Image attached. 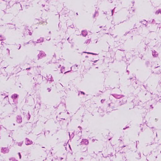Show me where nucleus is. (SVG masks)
Here are the masks:
<instances>
[{
    "instance_id": "f257e3e1",
    "label": "nucleus",
    "mask_w": 161,
    "mask_h": 161,
    "mask_svg": "<svg viewBox=\"0 0 161 161\" xmlns=\"http://www.w3.org/2000/svg\"><path fill=\"white\" fill-rule=\"evenodd\" d=\"M46 55V54L44 52L42 51H40L37 55L38 58V59L42 58L45 57Z\"/></svg>"
},
{
    "instance_id": "f03ea898",
    "label": "nucleus",
    "mask_w": 161,
    "mask_h": 161,
    "mask_svg": "<svg viewBox=\"0 0 161 161\" xmlns=\"http://www.w3.org/2000/svg\"><path fill=\"white\" fill-rule=\"evenodd\" d=\"M9 149L7 147H3L1 150V152L3 153H8L9 152Z\"/></svg>"
},
{
    "instance_id": "7ed1b4c3",
    "label": "nucleus",
    "mask_w": 161,
    "mask_h": 161,
    "mask_svg": "<svg viewBox=\"0 0 161 161\" xmlns=\"http://www.w3.org/2000/svg\"><path fill=\"white\" fill-rule=\"evenodd\" d=\"M126 102V100L125 98H124L122 99H121L119 103V104L120 105L125 103Z\"/></svg>"
},
{
    "instance_id": "20e7f679",
    "label": "nucleus",
    "mask_w": 161,
    "mask_h": 161,
    "mask_svg": "<svg viewBox=\"0 0 161 161\" xmlns=\"http://www.w3.org/2000/svg\"><path fill=\"white\" fill-rule=\"evenodd\" d=\"M25 144L26 145H31L32 143V141L30 140L28 138H26Z\"/></svg>"
},
{
    "instance_id": "39448f33",
    "label": "nucleus",
    "mask_w": 161,
    "mask_h": 161,
    "mask_svg": "<svg viewBox=\"0 0 161 161\" xmlns=\"http://www.w3.org/2000/svg\"><path fill=\"white\" fill-rule=\"evenodd\" d=\"M22 121V118L20 116H18L17 117V122L18 123H20Z\"/></svg>"
},
{
    "instance_id": "423d86ee",
    "label": "nucleus",
    "mask_w": 161,
    "mask_h": 161,
    "mask_svg": "<svg viewBox=\"0 0 161 161\" xmlns=\"http://www.w3.org/2000/svg\"><path fill=\"white\" fill-rule=\"evenodd\" d=\"M47 80L49 81H53V80L52 79V75L50 74H48L47 76Z\"/></svg>"
},
{
    "instance_id": "0eeeda50",
    "label": "nucleus",
    "mask_w": 161,
    "mask_h": 161,
    "mask_svg": "<svg viewBox=\"0 0 161 161\" xmlns=\"http://www.w3.org/2000/svg\"><path fill=\"white\" fill-rule=\"evenodd\" d=\"M152 54L154 57H157L158 56V53L154 50L152 51Z\"/></svg>"
},
{
    "instance_id": "6e6552de",
    "label": "nucleus",
    "mask_w": 161,
    "mask_h": 161,
    "mask_svg": "<svg viewBox=\"0 0 161 161\" xmlns=\"http://www.w3.org/2000/svg\"><path fill=\"white\" fill-rule=\"evenodd\" d=\"M88 141L86 139L83 140L82 142L81 143L83 144H85L86 145H87L88 144Z\"/></svg>"
},
{
    "instance_id": "1a4fd4ad",
    "label": "nucleus",
    "mask_w": 161,
    "mask_h": 161,
    "mask_svg": "<svg viewBox=\"0 0 161 161\" xmlns=\"http://www.w3.org/2000/svg\"><path fill=\"white\" fill-rule=\"evenodd\" d=\"M82 34L83 36H85L87 34V31H82Z\"/></svg>"
},
{
    "instance_id": "9d476101",
    "label": "nucleus",
    "mask_w": 161,
    "mask_h": 161,
    "mask_svg": "<svg viewBox=\"0 0 161 161\" xmlns=\"http://www.w3.org/2000/svg\"><path fill=\"white\" fill-rule=\"evenodd\" d=\"M17 97L18 95L17 94H14L11 96V98L12 99H15Z\"/></svg>"
},
{
    "instance_id": "9b49d317",
    "label": "nucleus",
    "mask_w": 161,
    "mask_h": 161,
    "mask_svg": "<svg viewBox=\"0 0 161 161\" xmlns=\"http://www.w3.org/2000/svg\"><path fill=\"white\" fill-rule=\"evenodd\" d=\"M43 38H41L37 40L36 43H40L41 42H43Z\"/></svg>"
},
{
    "instance_id": "f8f14e48",
    "label": "nucleus",
    "mask_w": 161,
    "mask_h": 161,
    "mask_svg": "<svg viewBox=\"0 0 161 161\" xmlns=\"http://www.w3.org/2000/svg\"><path fill=\"white\" fill-rule=\"evenodd\" d=\"M114 97L117 98H119L122 97V96L120 95H115Z\"/></svg>"
},
{
    "instance_id": "ddd939ff",
    "label": "nucleus",
    "mask_w": 161,
    "mask_h": 161,
    "mask_svg": "<svg viewBox=\"0 0 161 161\" xmlns=\"http://www.w3.org/2000/svg\"><path fill=\"white\" fill-rule=\"evenodd\" d=\"M159 13H160L161 14V9L158 10L155 12V14H158Z\"/></svg>"
},
{
    "instance_id": "4468645a",
    "label": "nucleus",
    "mask_w": 161,
    "mask_h": 161,
    "mask_svg": "<svg viewBox=\"0 0 161 161\" xmlns=\"http://www.w3.org/2000/svg\"><path fill=\"white\" fill-rule=\"evenodd\" d=\"M90 39H88L85 41V43L86 44L89 43L90 42Z\"/></svg>"
},
{
    "instance_id": "2eb2a0df",
    "label": "nucleus",
    "mask_w": 161,
    "mask_h": 161,
    "mask_svg": "<svg viewBox=\"0 0 161 161\" xmlns=\"http://www.w3.org/2000/svg\"><path fill=\"white\" fill-rule=\"evenodd\" d=\"M83 53H87V54H93V55H97V54L96 53H89V52H83Z\"/></svg>"
},
{
    "instance_id": "dca6fc26",
    "label": "nucleus",
    "mask_w": 161,
    "mask_h": 161,
    "mask_svg": "<svg viewBox=\"0 0 161 161\" xmlns=\"http://www.w3.org/2000/svg\"><path fill=\"white\" fill-rule=\"evenodd\" d=\"M23 142H19L18 143V146H21L22 145Z\"/></svg>"
},
{
    "instance_id": "f3484780",
    "label": "nucleus",
    "mask_w": 161,
    "mask_h": 161,
    "mask_svg": "<svg viewBox=\"0 0 161 161\" xmlns=\"http://www.w3.org/2000/svg\"><path fill=\"white\" fill-rule=\"evenodd\" d=\"M4 39V37H3L1 36H0V41L3 40Z\"/></svg>"
},
{
    "instance_id": "a211bd4d",
    "label": "nucleus",
    "mask_w": 161,
    "mask_h": 161,
    "mask_svg": "<svg viewBox=\"0 0 161 161\" xmlns=\"http://www.w3.org/2000/svg\"><path fill=\"white\" fill-rule=\"evenodd\" d=\"M104 100H103V99H102L101 100V102L102 103H103V102H104Z\"/></svg>"
},
{
    "instance_id": "6ab92c4d",
    "label": "nucleus",
    "mask_w": 161,
    "mask_h": 161,
    "mask_svg": "<svg viewBox=\"0 0 161 161\" xmlns=\"http://www.w3.org/2000/svg\"><path fill=\"white\" fill-rule=\"evenodd\" d=\"M47 90H48V92H50L51 91V89L49 88H48Z\"/></svg>"
},
{
    "instance_id": "aec40b11",
    "label": "nucleus",
    "mask_w": 161,
    "mask_h": 161,
    "mask_svg": "<svg viewBox=\"0 0 161 161\" xmlns=\"http://www.w3.org/2000/svg\"><path fill=\"white\" fill-rule=\"evenodd\" d=\"M18 154H19V158H21V155H20V153H18Z\"/></svg>"
},
{
    "instance_id": "412c9836",
    "label": "nucleus",
    "mask_w": 161,
    "mask_h": 161,
    "mask_svg": "<svg viewBox=\"0 0 161 161\" xmlns=\"http://www.w3.org/2000/svg\"><path fill=\"white\" fill-rule=\"evenodd\" d=\"M97 60H96V61H93V62H94V63H96V62H97Z\"/></svg>"
},
{
    "instance_id": "4be33fe9",
    "label": "nucleus",
    "mask_w": 161,
    "mask_h": 161,
    "mask_svg": "<svg viewBox=\"0 0 161 161\" xmlns=\"http://www.w3.org/2000/svg\"><path fill=\"white\" fill-rule=\"evenodd\" d=\"M4 42H1V44L2 45H3V44H4Z\"/></svg>"
},
{
    "instance_id": "5701e85b",
    "label": "nucleus",
    "mask_w": 161,
    "mask_h": 161,
    "mask_svg": "<svg viewBox=\"0 0 161 161\" xmlns=\"http://www.w3.org/2000/svg\"><path fill=\"white\" fill-rule=\"evenodd\" d=\"M70 71H67V72H65L64 73V74H65L66 73H67V72H69Z\"/></svg>"
},
{
    "instance_id": "b1692460",
    "label": "nucleus",
    "mask_w": 161,
    "mask_h": 161,
    "mask_svg": "<svg viewBox=\"0 0 161 161\" xmlns=\"http://www.w3.org/2000/svg\"><path fill=\"white\" fill-rule=\"evenodd\" d=\"M81 93H83V94H84V93L83 92H81Z\"/></svg>"
},
{
    "instance_id": "393cba45",
    "label": "nucleus",
    "mask_w": 161,
    "mask_h": 161,
    "mask_svg": "<svg viewBox=\"0 0 161 161\" xmlns=\"http://www.w3.org/2000/svg\"><path fill=\"white\" fill-rule=\"evenodd\" d=\"M67 40L69 41V38H68L67 39Z\"/></svg>"
},
{
    "instance_id": "a878e982",
    "label": "nucleus",
    "mask_w": 161,
    "mask_h": 161,
    "mask_svg": "<svg viewBox=\"0 0 161 161\" xmlns=\"http://www.w3.org/2000/svg\"><path fill=\"white\" fill-rule=\"evenodd\" d=\"M29 34L30 35H31V32L29 33Z\"/></svg>"
},
{
    "instance_id": "bb28decb",
    "label": "nucleus",
    "mask_w": 161,
    "mask_h": 161,
    "mask_svg": "<svg viewBox=\"0 0 161 161\" xmlns=\"http://www.w3.org/2000/svg\"><path fill=\"white\" fill-rule=\"evenodd\" d=\"M7 97H8V96L5 97L4 98H6Z\"/></svg>"
},
{
    "instance_id": "cd10ccee",
    "label": "nucleus",
    "mask_w": 161,
    "mask_h": 161,
    "mask_svg": "<svg viewBox=\"0 0 161 161\" xmlns=\"http://www.w3.org/2000/svg\"><path fill=\"white\" fill-rule=\"evenodd\" d=\"M86 58H88V56H86Z\"/></svg>"
},
{
    "instance_id": "c85d7f7f",
    "label": "nucleus",
    "mask_w": 161,
    "mask_h": 161,
    "mask_svg": "<svg viewBox=\"0 0 161 161\" xmlns=\"http://www.w3.org/2000/svg\"><path fill=\"white\" fill-rule=\"evenodd\" d=\"M113 10L112 11V13H113Z\"/></svg>"
},
{
    "instance_id": "c756f323",
    "label": "nucleus",
    "mask_w": 161,
    "mask_h": 161,
    "mask_svg": "<svg viewBox=\"0 0 161 161\" xmlns=\"http://www.w3.org/2000/svg\"><path fill=\"white\" fill-rule=\"evenodd\" d=\"M108 105H109V106H110V104H108Z\"/></svg>"
},
{
    "instance_id": "7c9ffc66",
    "label": "nucleus",
    "mask_w": 161,
    "mask_h": 161,
    "mask_svg": "<svg viewBox=\"0 0 161 161\" xmlns=\"http://www.w3.org/2000/svg\"><path fill=\"white\" fill-rule=\"evenodd\" d=\"M20 46L19 47V49H20Z\"/></svg>"
},
{
    "instance_id": "2f4dec72",
    "label": "nucleus",
    "mask_w": 161,
    "mask_h": 161,
    "mask_svg": "<svg viewBox=\"0 0 161 161\" xmlns=\"http://www.w3.org/2000/svg\"><path fill=\"white\" fill-rule=\"evenodd\" d=\"M150 106H151V107H152V105H151Z\"/></svg>"
},
{
    "instance_id": "473e14b6",
    "label": "nucleus",
    "mask_w": 161,
    "mask_h": 161,
    "mask_svg": "<svg viewBox=\"0 0 161 161\" xmlns=\"http://www.w3.org/2000/svg\"><path fill=\"white\" fill-rule=\"evenodd\" d=\"M150 106H151V107H152V105H151Z\"/></svg>"
},
{
    "instance_id": "72a5a7b5",
    "label": "nucleus",
    "mask_w": 161,
    "mask_h": 161,
    "mask_svg": "<svg viewBox=\"0 0 161 161\" xmlns=\"http://www.w3.org/2000/svg\"><path fill=\"white\" fill-rule=\"evenodd\" d=\"M69 136H70V134H69Z\"/></svg>"
}]
</instances>
